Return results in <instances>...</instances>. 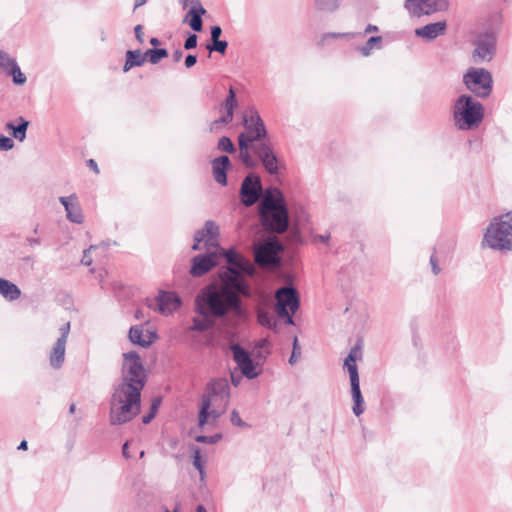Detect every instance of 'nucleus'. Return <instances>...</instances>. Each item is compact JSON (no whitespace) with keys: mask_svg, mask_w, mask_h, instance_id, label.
I'll list each match as a JSON object with an SVG mask.
<instances>
[{"mask_svg":"<svg viewBox=\"0 0 512 512\" xmlns=\"http://www.w3.org/2000/svg\"><path fill=\"white\" fill-rule=\"evenodd\" d=\"M145 382L146 373L138 353L134 351L124 353L121 379L114 384L110 400L111 425L125 424L139 414L141 392Z\"/></svg>","mask_w":512,"mask_h":512,"instance_id":"1","label":"nucleus"},{"mask_svg":"<svg viewBox=\"0 0 512 512\" xmlns=\"http://www.w3.org/2000/svg\"><path fill=\"white\" fill-rule=\"evenodd\" d=\"M195 310L201 316L220 318L228 312L237 316L244 314L241 299L232 292H226L217 285H208L197 295Z\"/></svg>","mask_w":512,"mask_h":512,"instance_id":"2","label":"nucleus"},{"mask_svg":"<svg viewBox=\"0 0 512 512\" xmlns=\"http://www.w3.org/2000/svg\"><path fill=\"white\" fill-rule=\"evenodd\" d=\"M219 227L213 221H206L204 228L196 232L193 250H206L205 254L193 257L190 273L194 277H201L209 272L218 263L221 255L218 245Z\"/></svg>","mask_w":512,"mask_h":512,"instance_id":"3","label":"nucleus"},{"mask_svg":"<svg viewBox=\"0 0 512 512\" xmlns=\"http://www.w3.org/2000/svg\"><path fill=\"white\" fill-rule=\"evenodd\" d=\"M230 401V386L226 378L211 380L201 399L198 413V425H215L220 416L226 411Z\"/></svg>","mask_w":512,"mask_h":512,"instance_id":"4","label":"nucleus"},{"mask_svg":"<svg viewBox=\"0 0 512 512\" xmlns=\"http://www.w3.org/2000/svg\"><path fill=\"white\" fill-rule=\"evenodd\" d=\"M244 132L238 136L239 158L242 163L253 168L256 163L250 154V148L257 143L266 141L267 130L259 113L254 108H248L243 113Z\"/></svg>","mask_w":512,"mask_h":512,"instance_id":"5","label":"nucleus"},{"mask_svg":"<svg viewBox=\"0 0 512 512\" xmlns=\"http://www.w3.org/2000/svg\"><path fill=\"white\" fill-rule=\"evenodd\" d=\"M483 245L499 251L512 250V210L491 221L484 234Z\"/></svg>","mask_w":512,"mask_h":512,"instance_id":"6","label":"nucleus"},{"mask_svg":"<svg viewBox=\"0 0 512 512\" xmlns=\"http://www.w3.org/2000/svg\"><path fill=\"white\" fill-rule=\"evenodd\" d=\"M484 117L483 105L469 95H461L453 106V120L459 130L478 127Z\"/></svg>","mask_w":512,"mask_h":512,"instance_id":"7","label":"nucleus"},{"mask_svg":"<svg viewBox=\"0 0 512 512\" xmlns=\"http://www.w3.org/2000/svg\"><path fill=\"white\" fill-rule=\"evenodd\" d=\"M463 83L475 96L487 98L493 88L492 74L484 68L470 67L463 75Z\"/></svg>","mask_w":512,"mask_h":512,"instance_id":"8","label":"nucleus"},{"mask_svg":"<svg viewBox=\"0 0 512 512\" xmlns=\"http://www.w3.org/2000/svg\"><path fill=\"white\" fill-rule=\"evenodd\" d=\"M277 315L288 325H294L293 314L300 306L297 291L293 287H281L275 293Z\"/></svg>","mask_w":512,"mask_h":512,"instance_id":"9","label":"nucleus"},{"mask_svg":"<svg viewBox=\"0 0 512 512\" xmlns=\"http://www.w3.org/2000/svg\"><path fill=\"white\" fill-rule=\"evenodd\" d=\"M247 274L241 270L222 268L219 272L220 284L217 285L226 292H232L239 296H251V287L247 281Z\"/></svg>","mask_w":512,"mask_h":512,"instance_id":"10","label":"nucleus"},{"mask_svg":"<svg viewBox=\"0 0 512 512\" xmlns=\"http://www.w3.org/2000/svg\"><path fill=\"white\" fill-rule=\"evenodd\" d=\"M262 226L266 231L282 234L289 225V214L287 207L260 212Z\"/></svg>","mask_w":512,"mask_h":512,"instance_id":"11","label":"nucleus"},{"mask_svg":"<svg viewBox=\"0 0 512 512\" xmlns=\"http://www.w3.org/2000/svg\"><path fill=\"white\" fill-rule=\"evenodd\" d=\"M475 48L471 58L473 63L490 62L496 53V36L493 33H484L475 41Z\"/></svg>","mask_w":512,"mask_h":512,"instance_id":"12","label":"nucleus"},{"mask_svg":"<svg viewBox=\"0 0 512 512\" xmlns=\"http://www.w3.org/2000/svg\"><path fill=\"white\" fill-rule=\"evenodd\" d=\"M253 154L261 161L264 169L271 175L279 171V160L269 141H262L250 148Z\"/></svg>","mask_w":512,"mask_h":512,"instance_id":"13","label":"nucleus"},{"mask_svg":"<svg viewBox=\"0 0 512 512\" xmlns=\"http://www.w3.org/2000/svg\"><path fill=\"white\" fill-rule=\"evenodd\" d=\"M447 0H406L405 8L412 16L420 17L447 8Z\"/></svg>","mask_w":512,"mask_h":512,"instance_id":"14","label":"nucleus"},{"mask_svg":"<svg viewBox=\"0 0 512 512\" xmlns=\"http://www.w3.org/2000/svg\"><path fill=\"white\" fill-rule=\"evenodd\" d=\"M280 251L282 246L278 241L265 242L255 249V262L261 266L277 265Z\"/></svg>","mask_w":512,"mask_h":512,"instance_id":"15","label":"nucleus"},{"mask_svg":"<svg viewBox=\"0 0 512 512\" xmlns=\"http://www.w3.org/2000/svg\"><path fill=\"white\" fill-rule=\"evenodd\" d=\"M59 330L61 335L49 354L50 365L55 369L61 368L65 360L66 343L70 333V322L64 323Z\"/></svg>","mask_w":512,"mask_h":512,"instance_id":"16","label":"nucleus"},{"mask_svg":"<svg viewBox=\"0 0 512 512\" xmlns=\"http://www.w3.org/2000/svg\"><path fill=\"white\" fill-rule=\"evenodd\" d=\"M220 253L225 256L228 266L226 268H232L235 270H241L244 274L249 276H253L255 274V266L254 264L244 257L242 254L238 253L235 249L221 250Z\"/></svg>","mask_w":512,"mask_h":512,"instance_id":"17","label":"nucleus"},{"mask_svg":"<svg viewBox=\"0 0 512 512\" xmlns=\"http://www.w3.org/2000/svg\"><path fill=\"white\" fill-rule=\"evenodd\" d=\"M262 192L260 178L247 176L241 185V197L245 206H252L259 199Z\"/></svg>","mask_w":512,"mask_h":512,"instance_id":"18","label":"nucleus"},{"mask_svg":"<svg viewBox=\"0 0 512 512\" xmlns=\"http://www.w3.org/2000/svg\"><path fill=\"white\" fill-rule=\"evenodd\" d=\"M231 351L233 352V359L240 368L242 374L248 379L256 378L259 373L256 371V367L248 352L238 344L232 345Z\"/></svg>","mask_w":512,"mask_h":512,"instance_id":"19","label":"nucleus"},{"mask_svg":"<svg viewBox=\"0 0 512 512\" xmlns=\"http://www.w3.org/2000/svg\"><path fill=\"white\" fill-rule=\"evenodd\" d=\"M59 201L64 206L66 217L69 221L76 224L83 223L84 215L75 193L69 196H62L59 198Z\"/></svg>","mask_w":512,"mask_h":512,"instance_id":"20","label":"nucleus"},{"mask_svg":"<svg viewBox=\"0 0 512 512\" xmlns=\"http://www.w3.org/2000/svg\"><path fill=\"white\" fill-rule=\"evenodd\" d=\"M282 207H286L282 192L278 188H269L259 205V213Z\"/></svg>","mask_w":512,"mask_h":512,"instance_id":"21","label":"nucleus"},{"mask_svg":"<svg viewBox=\"0 0 512 512\" xmlns=\"http://www.w3.org/2000/svg\"><path fill=\"white\" fill-rule=\"evenodd\" d=\"M158 311L163 315H170L176 311L180 305L181 300L174 292H161L157 299Z\"/></svg>","mask_w":512,"mask_h":512,"instance_id":"22","label":"nucleus"},{"mask_svg":"<svg viewBox=\"0 0 512 512\" xmlns=\"http://www.w3.org/2000/svg\"><path fill=\"white\" fill-rule=\"evenodd\" d=\"M446 26L447 25L445 21L430 23L423 27L417 28L415 30V35L426 40H433L444 34Z\"/></svg>","mask_w":512,"mask_h":512,"instance_id":"23","label":"nucleus"},{"mask_svg":"<svg viewBox=\"0 0 512 512\" xmlns=\"http://www.w3.org/2000/svg\"><path fill=\"white\" fill-rule=\"evenodd\" d=\"M156 339L155 333L147 332L144 334V330L142 326L136 325L132 326L129 330V340L133 344H137L141 347L150 346Z\"/></svg>","mask_w":512,"mask_h":512,"instance_id":"24","label":"nucleus"},{"mask_svg":"<svg viewBox=\"0 0 512 512\" xmlns=\"http://www.w3.org/2000/svg\"><path fill=\"white\" fill-rule=\"evenodd\" d=\"M230 165L228 156H220L212 161L213 176L217 183L225 186L227 184L226 171Z\"/></svg>","mask_w":512,"mask_h":512,"instance_id":"25","label":"nucleus"},{"mask_svg":"<svg viewBox=\"0 0 512 512\" xmlns=\"http://www.w3.org/2000/svg\"><path fill=\"white\" fill-rule=\"evenodd\" d=\"M351 384V394L354 402L353 405V413L356 416L361 415L364 412V400L360 390V381L359 378H356L354 375L353 379L350 380Z\"/></svg>","mask_w":512,"mask_h":512,"instance_id":"26","label":"nucleus"},{"mask_svg":"<svg viewBox=\"0 0 512 512\" xmlns=\"http://www.w3.org/2000/svg\"><path fill=\"white\" fill-rule=\"evenodd\" d=\"M223 106L226 110V114L223 117H221L220 119L216 120L213 124H218V123L227 124L232 121L233 115H234V109L237 106L235 92L232 87H230V89L228 91V95L224 101Z\"/></svg>","mask_w":512,"mask_h":512,"instance_id":"27","label":"nucleus"},{"mask_svg":"<svg viewBox=\"0 0 512 512\" xmlns=\"http://www.w3.org/2000/svg\"><path fill=\"white\" fill-rule=\"evenodd\" d=\"M206 13V10L202 6L199 0L195 1L192 8L188 12V16H190L189 25L190 27L196 31L200 32L202 30V18L201 16Z\"/></svg>","mask_w":512,"mask_h":512,"instance_id":"28","label":"nucleus"},{"mask_svg":"<svg viewBox=\"0 0 512 512\" xmlns=\"http://www.w3.org/2000/svg\"><path fill=\"white\" fill-rule=\"evenodd\" d=\"M361 356V348L360 346H354L348 356L345 358L344 367L347 368L350 376V380L353 379L354 375L356 378H359L358 368L356 365V360Z\"/></svg>","mask_w":512,"mask_h":512,"instance_id":"29","label":"nucleus"},{"mask_svg":"<svg viewBox=\"0 0 512 512\" xmlns=\"http://www.w3.org/2000/svg\"><path fill=\"white\" fill-rule=\"evenodd\" d=\"M146 60L145 53L142 54L141 50H128L126 52V61L123 66V71L128 72L131 68L141 66Z\"/></svg>","mask_w":512,"mask_h":512,"instance_id":"30","label":"nucleus"},{"mask_svg":"<svg viewBox=\"0 0 512 512\" xmlns=\"http://www.w3.org/2000/svg\"><path fill=\"white\" fill-rule=\"evenodd\" d=\"M0 294L10 301L16 300L20 297V289L12 282L0 278Z\"/></svg>","mask_w":512,"mask_h":512,"instance_id":"31","label":"nucleus"},{"mask_svg":"<svg viewBox=\"0 0 512 512\" xmlns=\"http://www.w3.org/2000/svg\"><path fill=\"white\" fill-rule=\"evenodd\" d=\"M18 121V125H14L12 122H8L6 124V129L12 131L13 137L22 142L26 138V131L29 126V121L25 120L23 117H19Z\"/></svg>","mask_w":512,"mask_h":512,"instance_id":"32","label":"nucleus"},{"mask_svg":"<svg viewBox=\"0 0 512 512\" xmlns=\"http://www.w3.org/2000/svg\"><path fill=\"white\" fill-rule=\"evenodd\" d=\"M257 320L260 325L267 327L269 329H275L277 325V320L273 314L266 310H258L257 312Z\"/></svg>","mask_w":512,"mask_h":512,"instance_id":"33","label":"nucleus"},{"mask_svg":"<svg viewBox=\"0 0 512 512\" xmlns=\"http://www.w3.org/2000/svg\"><path fill=\"white\" fill-rule=\"evenodd\" d=\"M382 42L381 36H373L370 37L365 45L359 48L360 53L363 56H369L371 54V51L376 47L377 49L380 48Z\"/></svg>","mask_w":512,"mask_h":512,"instance_id":"34","label":"nucleus"},{"mask_svg":"<svg viewBox=\"0 0 512 512\" xmlns=\"http://www.w3.org/2000/svg\"><path fill=\"white\" fill-rule=\"evenodd\" d=\"M145 55L148 57L150 63L157 64L162 58L168 56V51L164 48L148 49Z\"/></svg>","mask_w":512,"mask_h":512,"instance_id":"35","label":"nucleus"},{"mask_svg":"<svg viewBox=\"0 0 512 512\" xmlns=\"http://www.w3.org/2000/svg\"><path fill=\"white\" fill-rule=\"evenodd\" d=\"M210 316H202V318H194L191 330L194 331H205L212 326V321L209 320Z\"/></svg>","mask_w":512,"mask_h":512,"instance_id":"36","label":"nucleus"},{"mask_svg":"<svg viewBox=\"0 0 512 512\" xmlns=\"http://www.w3.org/2000/svg\"><path fill=\"white\" fill-rule=\"evenodd\" d=\"M340 0H316V7L319 10L333 12L339 7Z\"/></svg>","mask_w":512,"mask_h":512,"instance_id":"37","label":"nucleus"},{"mask_svg":"<svg viewBox=\"0 0 512 512\" xmlns=\"http://www.w3.org/2000/svg\"><path fill=\"white\" fill-rule=\"evenodd\" d=\"M17 65L15 59L11 58L6 52L0 50V68L7 73Z\"/></svg>","mask_w":512,"mask_h":512,"instance_id":"38","label":"nucleus"},{"mask_svg":"<svg viewBox=\"0 0 512 512\" xmlns=\"http://www.w3.org/2000/svg\"><path fill=\"white\" fill-rule=\"evenodd\" d=\"M218 149L222 152L233 153L235 147L229 137L223 136L218 141Z\"/></svg>","mask_w":512,"mask_h":512,"instance_id":"39","label":"nucleus"},{"mask_svg":"<svg viewBox=\"0 0 512 512\" xmlns=\"http://www.w3.org/2000/svg\"><path fill=\"white\" fill-rule=\"evenodd\" d=\"M8 74L13 76V82L17 85H23L26 82V76L21 72L18 64L15 65Z\"/></svg>","mask_w":512,"mask_h":512,"instance_id":"40","label":"nucleus"},{"mask_svg":"<svg viewBox=\"0 0 512 512\" xmlns=\"http://www.w3.org/2000/svg\"><path fill=\"white\" fill-rule=\"evenodd\" d=\"M193 465L194 467L199 471L200 473V476H201V479L204 478V475H205V471H204V465H203V462L201 460V454H200V450L198 448H196L194 450V455H193Z\"/></svg>","mask_w":512,"mask_h":512,"instance_id":"41","label":"nucleus"},{"mask_svg":"<svg viewBox=\"0 0 512 512\" xmlns=\"http://www.w3.org/2000/svg\"><path fill=\"white\" fill-rule=\"evenodd\" d=\"M213 44L212 45H208L207 46V49L212 52V51H216L218 53H221V54H224L226 49H227V46H228V43L227 41L225 40H215V41H212Z\"/></svg>","mask_w":512,"mask_h":512,"instance_id":"42","label":"nucleus"},{"mask_svg":"<svg viewBox=\"0 0 512 512\" xmlns=\"http://www.w3.org/2000/svg\"><path fill=\"white\" fill-rule=\"evenodd\" d=\"M159 404H160L159 399H155L153 401L149 413L144 415L142 418V422L144 424H148L155 417Z\"/></svg>","mask_w":512,"mask_h":512,"instance_id":"43","label":"nucleus"},{"mask_svg":"<svg viewBox=\"0 0 512 512\" xmlns=\"http://www.w3.org/2000/svg\"><path fill=\"white\" fill-rule=\"evenodd\" d=\"M222 438L221 434H215L212 436L199 435L195 438L196 442L214 444Z\"/></svg>","mask_w":512,"mask_h":512,"instance_id":"44","label":"nucleus"},{"mask_svg":"<svg viewBox=\"0 0 512 512\" xmlns=\"http://www.w3.org/2000/svg\"><path fill=\"white\" fill-rule=\"evenodd\" d=\"M230 421L233 425L237 427H248L247 423L241 419L240 414L238 413L237 410H232L230 415Z\"/></svg>","mask_w":512,"mask_h":512,"instance_id":"45","label":"nucleus"},{"mask_svg":"<svg viewBox=\"0 0 512 512\" xmlns=\"http://www.w3.org/2000/svg\"><path fill=\"white\" fill-rule=\"evenodd\" d=\"M14 146V142L11 138L6 136H0V150L8 151Z\"/></svg>","mask_w":512,"mask_h":512,"instance_id":"46","label":"nucleus"},{"mask_svg":"<svg viewBox=\"0 0 512 512\" xmlns=\"http://www.w3.org/2000/svg\"><path fill=\"white\" fill-rule=\"evenodd\" d=\"M301 355V351H300V347L298 345V339L297 337L294 338V341H293V351H292V354H291V357L289 359V362L291 364L295 363L297 361V358H299Z\"/></svg>","mask_w":512,"mask_h":512,"instance_id":"47","label":"nucleus"},{"mask_svg":"<svg viewBox=\"0 0 512 512\" xmlns=\"http://www.w3.org/2000/svg\"><path fill=\"white\" fill-rule=\"evenodd\" d=\"M197 45V35L196 34H191L185 41L184 43V48L186 50H190V49H193L195 48Z\"/></svg>","mask_w":512,"mask_h":512,"instance_id":"48","label":"nucleus"},{"mask_svg":"<svg viewBox=\"0 0 512 512\" xmlns=\"http://www.w3.org/2000/svg\"><path fill=\"white\" fill-rule=\"evenodd\" d=\"M354 36H355L354 33H329V34H326L323 36V40H325L328 37H332V38L343 37V38L351 39Z\"/></svg>","mask_w":512,"mask_h":512,"instance_id":"49","label":"nucleus"},{"mask_svg":"<svg viewBox=\"0 0 512 512\" xmlns=\"http://www.w3.org/2000/svg\"><path fill=\"white\" fill-rule=\"evenodd\" d=\"M135 37L137 41L142 44L144 42V32L142 25H136L134 28Z\"/></svg>","mask_w":512,"mask_h":512,"instance_id":"50","label":"nucleus"},{"mask_svg":"<svg viewBox=\"0 0 512 512\" xmlns=\"http://www.w3.org/2000/svg\"><path fill=\"white\" fill-rule=\"evenodd\" d=\"M93 249L91 246L89 249L84 251L83 257L81 259V263L85 266H90L92 264V258L89 256V252Z\"/></svg>","mask_w":512,"mask_h":512,"instance_id":"51","label":"nucleus"},{"mask_svg":"<svg viewBox=\"0 0 512 512\" xmlns=\"http://www.w3.org/2000/svg\"><path fill=\"white\" fill-rule=\"evenodd\" d=\"M222 29L220 26H212L211 27V39L212 41L220 40L219 37L221 36Z\"/></svg>","mask_w":512,"mask_h":512,"instance_id":"52","label":"nucleus"},{"mask_svg":"<svg viewBox=\"0 0 512 512\" xmlns=\"http://www.w3.org/2000/svg\"><path fill=\"white\" fill-rule=\"evenodd\" d=\"M196 62H197L196 55L189 54L185 59V66H186V68H191L192 66H194L196 64Z\"/></svg>","mask_w":512,"mask_h":512,"instance_id":"53","label":"nucleus"},{"mask_svg":"<svg viewBox=\"0 0 512 512\" xmlns=\"http://www.w3.org/2000/svg\"><path fill=\"white\" fill-rule=\"evenodd\" d=\"M430 263H431V266H432V271L435 275L439 274L440 272V267L438 266L437 264V259L434 255L431 256L430 258Z\"/></svg>","mask_w":512,"mask_h":512,"instance_id":"54","label":"nucleus"},{"mask_svg":"<svg viewBox=\"0 0 512 512\" xmlns=\"http://www.w3.org/2000/svg\"><path fill=\"white\" fill-rule=\"evenodd\" d=\"M88 166L96 173H99L98 165L93 159L88 160Z\"/></svg>","mask_w":512,"mask_h":512,"instance_id":"55","label":"nucleus"},{"mask_svg":"<svg viewBox=\"0 0 512 512\" xmlns=\"http://www.w3.org/2000/svg\"><path fill=\"white\" fill-rule=\"evenodd\" d=\"M128 444H129L128 442H125V443H124V445H123V447H122V454H123V456H124L126 459H129V458L131 457V456H130V454H129V452H128Z\"/></svg>","mask_w":512,"mask_h":512,"instance_id":"56","label":"nucleus"},{"mask_svg":"<svg viewBox=\"0 0 512 512\" xmlns=\"http://www.w3.org/2000/svg\"><path fill=\"white\" fill-rule=\"evenodd\" d=\"M172 56H173V60H174L175 62H178V61H180V60H181V58H182V56H183V53H182V51H181V50H176V51L173 53V55H172Z\"/></svg>","mask_w":512,"mask_h":512,"instance_id":"57","label":"nucleus"},{"mask_svg":"<svg viewBox=\"0 0 512 512\" xmlns=\"http://www.w3.org/2000/svg\"><path fill=\"white\" fill-rule=\"evenodd\" d=\"M378 27L376 25L368 24L365 28V33L377 32Z\"/></svg>","mask_w":512,"mask_h":512,"instance_id":"58","label":"nucleus"},{"mask_svg":"<svg viewBox=\"0 0 512 512\" xmlns=\"http://www.w3.org/2000/svg\"><path fill=\"white\" fill-rule=\"evenodd\" d=\"M28 243L31 246L39 245L40 244V240L38 238H28Z\"/></svg>","mask_w":512,"mask_h":512,"instance_id":"59","label":"nucleus"},{"mask_svg":"<svg viewBox=\"0 0 512 512\" xmlns=\"http://www.w3.org/2000/svg\"><path fill=\"white\" fill-rule=\"evenodd\" d=\"M147 0H135L134 9H137L144 4H146Z\"/></svg>","mask_w":512,"mask_h":512,"instance_id":"60","label":"nucleus"},{"mask_svg":"<svg viewBox=\"0 0 512 512\" xmlns=\"http://www.w3.org/2000/svg\"><path fill=\"white\" fill-rule=\"evenodd\" d=\"M150 44L153 45V46H158L160 44V41L158 38L156 37H153L150 39Z\"/></svg>","mask_w":512,"mask_h":512,"instance_id":"61","label":"nucleus"},{"mask_svg":"<svg viewBox=\"0 0 512 512\" xmlns=\"http://www.w3.org/2000/svg\"><path fill=\"white\" fill-rule=\"evenodd\" d=\"M19 450H26L27 449V441L23 440L20 445L18 446Z\"/></svg>","mask_w":512,"mask_h":512,"instance_id":"62","label":"nucleus"},{"mask_svg":"<svg viewBox=\"0 0 512 512\" xmlns=\"http://www.w3.org/2000/svg\"><path fill=\"white\" fill-rule=\"evenodd\" d=\"M318 238L320 241L326 243L329 240L330 235H320Z\"/></svg>","mask_w":512,"mask_h":512,"instance_id":"63","label":"nucleus"},{"mask_svg":"<svg viewBox=\"0 0 512 512\" xmlns=\"http://www.w3.org/2000/svg\"><path fill=\"white\" fill-rule=\"evenodd\" d=\"M231 379H232V383L237 386L239 384V377L238 378H235L234 375L232 374L231 375Z\"/></svg>","mask_w":512,"mask_h":512,"instance_id":"64","label":"nucleus"}]
</instances>
